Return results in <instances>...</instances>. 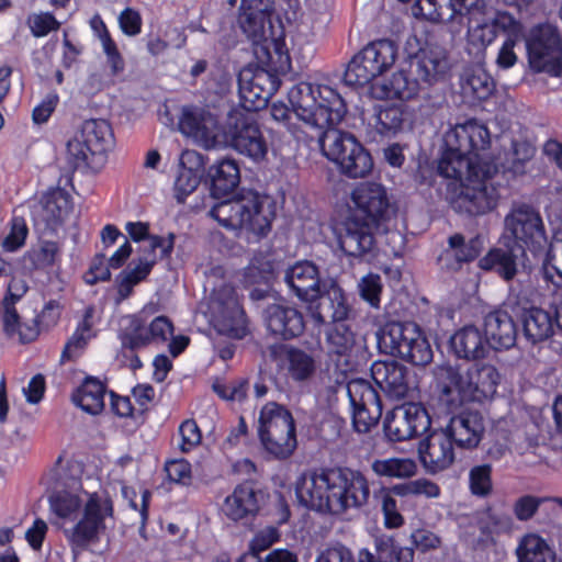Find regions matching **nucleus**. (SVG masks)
Segmentation results:
<instances>
[{"mask_svg": "<svg viewBox=\"0 0 562 562\" xmlns=\"http://www.w3.org/2000/svg\"><path fill=\"white\" fill-rule=\"evenodd\" d=\"M487 127L476 120L457 124L445 134L446 151L438 164L441 176L460 181L452 206L460 213L482 215L501 198L497 166L490 159Z\"/></svg>", "mask_w": 562, "mask_h": 562, "instance_id": "f257e3e1", "label": "nucleus"}, {"mask_svg": "<svg viewBox=\"0 0 562 562\" xmlns=\"http://www.w3.org/2000/svg\"><path fill=\"white\" fill-rule=\"evenodd\" d=\"M289 102L295 117L319 137L324 155L336 165L352 150H358V140L350 133L329 128L338 124L346 105L341 97L329 86L300 82L289 91Z\"/></svg>", "mask_w": 562, "mask_h": 562, "instance_id": "f03ea898", "label": "nucleus"}, {"mask_svg": "<svg viewBox=\"0 0 562 562\" xmlns=\"http://www.w3.org/2000/svg\"><path fill=\"white\" fill-rule=\"evenodd\" d=\"M295 494L310 509L345 517L369 503L370 485L362 472L338 468L302 474L295 483Z\"/></svg>", "mask_w": 562, "mask_h": 562, "instance_id": "7ed1b4c3", "label": "nucleus"}, {"mask_svg": "<svg viewBox=\"0 0 562 562\" xmlns=\"http://www.w3.org/2000/svg\"><path fill=\"white\" fill-rule=\"evenodd\" d=\"M49 507L64 521H76L64 530L75 553L98 541L113 517V504L105 492L60 491L49 497Z\"/></svg>", "mask_w": 562, "mask_h": 562, "instance_id": "20e7f679", "label": "nucleus"}, {"mask_svg": "<svg viewBox=\"0 0 562 562\" xmlns=\"http://www.w3.org/2000/svg\"><path fill=\"white\" fill-rule=\"evenodd\" d=\"M436 379L451 402H483L496 393L501 373L490 363H473L465 368L446 364L437 368Z\"/></svg>", "mask_w": 562, "mask_h": 562, "instance_id": "39448f33", "label": "nucleus"}, {"mask_svg": "<svg viewBox=\"0 0 562 562\" xmlns=\"http://www.w3.org/2000/svg\"><path fill=\"white\" fill-rule=\"evenodd\" d=\"M209 214L227 229H244L257 236H266L270 232L276 215L270 198L251 190L216 203Z\"/></svg>", "mask_w": 562, "mask_h": 562, "instance_id": "423d86ee", "label": "nucleus"}, {"mask_svg": "<svg viewBox=\"0 0 562 562\" xmlns=\"http://www.w3.org/2000/svg\"><path fill=\"white\" fill-rule=\"evenodd\" d=\"M397 58V46L390 40L367 44L348 63L344 80L348 86H364L387 71Z\"/></svg>", "mask_w": 562, "mask_h": 562, "instance_id": "0eeeda50", "label": "nucleus"}, {"mask_svg": "<svg viewBox=\"0 0 562 562\" xmlns=\"http://www.w3.org/2000/svg\"><path fill=\"white\" fill-rule=\"evenodd\" d=\"M505 239H510L521 252L524 247L538 254L547 246L542 218L538 211L525 203L513 204L504 218Z\"/></svg>", "mask_w": 562, "mask_h": 562, "instance_id": "6e6552de", "label": "nucleus"}, {"mask_svg": "<svg viewBox=\"0 0 562 562\" xmlns=\"http://www.w3.org/2000/svg\"><path fill=\"white\" fill-rule=\"evenodd\" d=\"M225 143L238 154L254 161L262 160L268 153L267 140L252 116L232 112L225 123Z\"/></svg>", "mask_w": 562, "mask_h": 562, "instance_id": "1a4fd4ad", "label": "nucleus"}, {"mask_svg": "<svg viewBox=\"0 0 562 562\" xmlns=\"http://www.w3.org/2000/svg\"><path fill=\"white\" fill-rule=\"evenodd\" d=\"M179 130L205 149L222 147L226 139L225 126L221 128L216 115L204 108H184L179 121Z\"/></svg>", "mask_w": 562, "mask_h": 562, "instance_id": "9d476101", "label": "nucleus"}, {"mask_svg": "<svg viewBox=\"0 0 562 562\" xmlns=\"http://www.w3.org/2000/svg\"><path fill=\"white\" fill-rule=\"evenodd\" d=\"M517 31L518 23L512 14L488 8L485 12L469 18L467 43L481 52L496 40L499 32Z\"/></svg>", "mask_w": 562, "mask_h": 562, "instance_id": "9b49d317", "label": "nucleus"}, {"mask_svg": "<svg viewBox=\"0 0 562 562\" xmlns=\"http://www.w3.org/2000/svg\"><path fill=\"white\" fill-rule=\"evenodd\" d=\"M347 393L352 407V425L357 432L366 434L382 416V404L376 391L362 379L348 382Z\"/></svg>", "mask_w": 562, "mask_h": 562, "instance_id": "f8f14e48", "label": "nucleus"}, {"mask_svg": "<svg viewBox=\"0 0 562 562\" xmlns=\"http://www.w3.org/2000/svg\"><path fill=\"white\" fill-rule=\"evenodd\" d=\"M530 67L537 72L560 76L562 45L559 35L549 26L532 32L528 43Z\"/></svg>", "mask_w": 562, "mask_h": 562, "instance_id": "ddd939ff", "label": "nucleus"}, {"mask_svg": "<svg viewBox=\"0 0 562 562\" xmlns=\"http://www.w3.org/2000/svg\"><path fill=\"white\" fill-rule=\"evenodd\" d=\"M214 327L218 333L243 338L247 333L246 317L235 290L224 285L214 292L212 300Z\"/></svg>", "mask_w": 562, "mask_h": 562, "instance_id": "4468645a", "label": "nucleus"}, {"mask_svg": "<svg viewBox=\"0 0 562 562\" xmlns=\"http://www.w3.org/2000/svg\"><path fill=\"white\" fill-rule=\"evenodd\" d=\"M430 427L427 411L417 403H404L394 407L384 422V430L392 441H404L418 436Z\"/></svg>", "mask_w": 562, "mask_h": 562, "instance_id": "2eb2a0df", "label": "nucleus"}, {"mask_svg": "<svg viewBox=\"0 0 562 562\" xmlns=\"http://www.w3.org/2000/svg\"><path fill=\"white\" fill-rule=\"evenodd\" d=\"M261 0H243V12L239 15V24L246 36L252 42L254 53L261 64L272 60L271 47H276L274 41L269 35L267 15L258 8Z\"/></svg>", "mask_w": 562, "mask_h": 562, "instance_id": "dca6fc26", "label": "nucleus"}, {"mask_svg": "<svg viewBox=\"0 0 562 562\" xmlns=\"http://www.w3.org/2000/svg\"><path fill=\"white\" fill-rule=\"evenodd\" d=\"M374 383L394 400H401L414 392L416 385L409 370L394 360H378L371 366Z\"/></svg>", "mask_w": 562, "mask_h": 562, "instance_id": "f3484780", "label": "nucleus"}, {"mask_svg": "<svg viewBox=\"0 0 562 562\" xmlns=\"http://www.w3.org/2000/svg\"><path fill=\"white\" fill-rule=\"evenodd\" d=\"M310 314L316 324L323 325L327 322L341 323L349 318L351 307L347 296L339 284L330 280L323 283V289L315 303H310Z\"/></svg>", "mask_w": 562, "mask_h": 562, "instance_id": "a211bd4d", "label": "nucleus"}, {"mask_svg": "<svg viewBox=\"0 0 562 562\" xmlns=\"http://www.w3.org/2000/svg\"><path fill=\"white\" fill-rule=\"evenodd\" d=\"M128 322L122 335V346L131 350L165 342L173 335V326L166 316L155 317L148 326L136 316L130 317Z\"/></svg>", "mask_w": 562, "mask_h": 562, "instance_id": "6ab92c4d", "label": "nucleus"}, {"mask_svg": "<svg viewBox=\"0 0 562 562\" xmlns=\"http://www.w3.org/2000/svg\"><path fill=\"white\" fill-rule=\"evenodd\" d=\"M453 443L443 428L431 431L420 441L418 453L426 472L436 474L453 463Z\"/></svg>", "mask_w": 562, "mask_h": 562, "instance_id": "aec40b11", "label": "nucleus"}, {"mask_svg": "<svg viewBox=\"0 0 562 562\" xmlns=\"http://www.w3.org/2000/svg\"><path fill=\"white\" fill-rule=\"evenodd\" d=\"M353 207L368 222L376 223L384 220L389 212V198L385 188L376 182H361L350 194Z\"/></svg>", "mask_w": 562, "mask_h": 562, "instance_id": "412c9836", "label": "nucleus"}, {"mask_svg": "<svg viewBox=\"0 0 562 562\" xmlns=\"http://www.w3.org/2000/svg\"><path fill=\"white\" fill-rule=\"evenodd\" d=\"M340 249L352 257L370 254L375 246L371 222H360L355 217L347 218L336 232Z\"/></svg>", "mask_w": 562, "mask_h": 562, "instance_id": "4be33fe9", "label": "nucleus"}, {"mask_svg": "<svg viewBox=\"0 0 562 562\" xmlns=\"http://www.w3.org/2000/svg\"><path fill=\"white\" fill-rule=\"evenodd\" d=\"M284 282L301 301L307 303H315L323 289L318 268L307 260L290 266L284 272Z\"/></svg>", "mask_w": 562, "mask_h": 562, "instance_id": "5701e85b", "label": "nucleus"}, {"mask_svg": "<svg viewBox=\"0 0 562 562\" xmlns=\"http://www.w3.org/2000/svg\"><path fill=\"white\" fill-rule=\"evenodd\" d=\"M80 140L86 142L91 151V168L100 169L106 159V154L114 146V135L110 123L101 119H91L82 123L78 131Z\"/></svg>", "mask_w": 562, "mask_h": 562, "instance_id": "b1692460", "label": "nucleus"}, {"mask_svg": "<svg viewBox=\"0 0 562 562\" xmlns=\"http://www.w3.org/2000/svg\"><path fill=\"white\" fill-rule=\"evenodd\" d=\"M443 429L456 446L462 449H473L481 442L485 427L481 414L462 412L452 416Z\"/></svg>", "mask_w": 562, "mask_h": 562, "instance_id": "393cba45", "label": "nucleus"}, {"mask_svg": "<svg viewBox=\"0 0 562 562\" xmlns=\"http://www.w3.org/2000/svg\"><path fill=\"white\" fill-rule=\"evenodd\" d=\"M261 493L249 483L237 485L221 506L223 515L233 521L255 517L260 509Z\"/></svg>", "mask_w": 562, "mask_h": 562, "instance_id": "a878e982", "label": "nucleus"}, {"mask_svg": "<svg viewBox=\"0 0 562 562\" xmlns=\"http://www.w3.org/2000/svg\"><path fill=\"white\" fill-rule=\"evenodd\" d=\"M265 322L268 330L283 339H291L304 330L302 314L294 307L272 304L265 311Z\"/></svg>", "mask_w": 562, "mask_h": 562, "instance_id": "bb28decb", "label": "nucleus"}, {"mask_svg": "<svg viewBox=\"0 0 562 562\" xmlns=\"http://www.w3.org/2000/svg\"><path fill=\"white\" fill-rule=\"evenodd\" d=\"M374 117L375 128L381 135H395L413 128L415 111L404 103H383L374 108Z\"/></svg>", "mask_w": 562, "mask_h": 562, "instance_id": "cd10ccee", "label": "nucleus"}, {"mask_svg": "<svg viewBox=\"0 0 562 562\" xmlns=\"http://www.w3.org/2000/svg\"><path fill=\"white\" fill-rule=\"evenodd\" d=\"M486 344L495 350H506L515 346L517 327L513 317L505 311L497 310L484 318Z\"/></svg>", "mask_w": 562, "mask_h": 562, "instance_id": "c85d7f7f", "label": "nucleus"}, {"mask_svg": "<svg viewBox=\"0 0 562 562\" xmlns=\"http://www.w3.org/2000/svg\"><path fill=\"white\" fill-rule=\"evenodd\" d=\"M412 67L417 81L431 85L443 78L449 70V63L445 49L426 48L415 55Z\"/></svg>", "mask_w": 562, "mask_h": 562, "instance_id": "c756f323", "label": "nucleus"}, {"mask_svg": "<svg viewBox=\"0 0 562 562\" xmlns=\"http://www.w3.org/2000/svg\"><path fill=\"white\" fill-rule=\"evenodd\" d=\"M70 211L69 195L63 189H53L43 194L40 203L34 207L33 215L36 222L54 227L61 223Z\"/></svg>", "mask_w": 562, "mask_h": 562, "instance_id": "7c9ffc66", "label": "nucleus"}, {"mask_svg": "<svg viewBox=\"0 0 562 562\" xmlns=\"http://www.w3.org/2000/svg\"><path fill=\"white\" fill-rule=\"evenodd\" d=\"M281 368L285 375L294 382L311 380L317 370V361L313 353L300 348H285L281 356Z\"/></svg>", "mask_w": 562, "mask_h": 562, "instance_id": "2f4dec72", "label": "nucleus"}, {"mask_svg": "<svg viewBox=\"0 0 562 562\" xmlns=\"http://www.w3.org/2000/svg\"><path fill=\"white\" fill-rule=\"evenodd\" d=\"M370 91L376 99L411 100L417 95L419 83L416 78L411 79L404 71H397L381 82L372 83Z\"/></svg>", "mask_w": 562, "mask_h": 562, "instance_id": "473e14b6", "label": "nucleus"}, {"mask_svg": "<svg viewBox=\"0 0 562 562\" xmlns=\"http://www.w3.org/2000/svg\"><path fill=\"white\" fill-rule=\"evenodd\" d=\"M418 336V326L415 323L392 322L385 325L380 345L390 353L404 359L405 352H409L407 341Z\"/></svg>", "mask_w": 562, "mask_h": 562, "instance_id": "72a5a7b5", "label": "nucleus"}, {"mask_svg": "<svg viewBox=\"0 0 562 562\" xmlns=\"http://www.w3.org/2000/svg\"><path fill=\"white\" fill-rule=\"evenodd\" d=\"M461 91L471 102L486 100L495 91V81L483 67L475 66L463 74Z\"/></svg>", "mask_w": 562, "mask_h": 562, "instance_id": "f704fd0d", "label": "nucleus"}, {"mask_svg": "<svg viewBox=\"0 0 562 562\" xmlns=\"http://www.w3.org/2000/svg\"><path fill=\"white\" fill-rule=\"evenodd\" d=\"M451 347L459 358L479 359L486 353V340L475 326H464L451 337Z\"/></svg>", "mask_w": 562, "mask_h": 562, "instance_id": "c9c22d12", "label": "nucleus"}, {"mask_svg": "<svg viewBox=\"0 0 562 562\" xmlns=\"http://www.w3.org/2000/svg\"><path fill=\"white\" fill-rule=\"evenodd\" d=\"M518 562H555V553L547 540L535 532L524 535L516 548Z\"/></svg>", "mask_w": 562, "mask_h": 562, "instance_id": "e433bc0d", "label": "nucleus"}, {"mask_svg": "<svg viewBox=\"0 0 562 562\" xmlns=\"http://www.w3.org/2000/svg\"><path fill=\"white\" fill-rule=\"evenodd\" d=\"M449 249H447L440 257V261L448 269H458L461 262H468L475 259L480 251L479 238H473L465 243L464 237L456 234L449 238Z\"/></svg>", "mask_w": 562, "mask_h": 562, "instance_id": "4c0bfd02", "label": "nucleus"}, {"mask_svg": "<svg viewBox=\"0 0 562 562\" xmlns=\"http://www.w3.org/2000/svg\"><path fill=\"white\" fill-rule=\"evenodd\" d=\"M522 327L526 338L536 344L551 337L554 333V321L551 313L532 307L525 312Z\"/></svg>", "mask_w": 562, "mask_h": 562, "instance_id": "58836bf2", "label": "nucleus"}, {"mask_svg": "<svg viewBox=\"0 0 562 562\" xmlns=\"http://www.w3.org/2000/svg\"><path fill=\"white\" fill-rule=\"evenodd\" d=\"M277 89L278 85L274 77L268 72L258 71L252 76L249 87L240 86V93L246 102L252 103V108L259 109L266 104Z\"/></svg>", "mask_w": 562, "mask_h": 562, "instance_id": "ea45409f", "label": "nucleus"}, {"mask_svg": "<svg viewBox=\"0 0 562 562\" xmlns=\"http://www.w3.org/2000/svg\"><path fill=\"white\" fill-rule=\"evenodd\" d=\"M94 312L93 306H88L85 310L82 321L78 324L75 333L64 347L61 353L63 361L70 360L76 357L79 351L87 346L88 341L95 336V333L93 331V327L95 325Z\"/></svg>", "mask_w": 562, "mask_h": 562, "instance_id": "a19ab883", "label": "nucleus"}, {"mask_svg": "<svg viewBox=\"0 0 562 562\" xmlns=\"http://www.w3.org/2000/svg\"><path fill=\"white\" fill-rule=\"evenodd\" d=\"M104 385L95 379H87L72 395L74 403L82 411L95 415L104 407Z\"/></svg>", "mask_w": 562, "mask_h": 562, "instance_id": "79ce46f5", "label": "nucleus"}, {"mask_svg": "<svg viewBox=\"0 0 562 562\" xmlns=\"http://www.w3.org/2000/svg\"><path fill=\"white\" fill-rule=\"evenodd\" d=\"M507 246L509 248L507 250L501 248L491 250L480 260V266L485 270H495L505 280H512L518 271L517 254L514 245L510 246L508 243Z\"/></svg>", "mask_w": 562, "mask_h": 562, "instance_id": "37998d69", "label": "nucleus"}, {"mask_svg": "<svg viewBox=\"0 0 562 562\" xmlns=\"http://www.w3.org/2000/svg\"><path fill=\"white\" fill-rule=\"evenodd\" d=\"M293 423V417L286 408L274 402L267 403L259 415V436L262 438Z\"/></svg>", "mask_w": 562, "mask_h": 562, "instance_id": "c03bdc74", "label": "nucleus"}, {"mask_svg": "<svg viewBox=\"0 0 562 562\" xmlns=\"http://www.w3.org/2000/svg\"><path fill=\"white\" fill-rule=\"evenodd\" d=\"M371 470L378 476L406 479L415 475L417 464L411 458H385L374 460Z\"/></svg>", "mask_w": 562, "mask_h": 562, "instance_id": "a18cd8bd", "label": "nucleus"}, {"mask_svg": "<svg viewBox=\"0 0 562 562\" xmlns=\"http://www.w3.org/2000/svg\"><path fill=\"white\" fill-rule=\"evenodd\" d=\"M265 449L277 458L289 457L296 447L295 426L294 423L284 429L260 438Z\"/></svg>", "mask_w": 562, "mask_h": 562, "instance_id": "49530a36", "label": "nucleus"}, {"mask_svg": "<svg viewBox=\"0 0 562 562\" xmlns=\"http://www.w3.org/2000/svg\"><path fill=\"white\" fill-rule=\"evenodd\" d=\"M542 276L546 282L562 290V233L554 237L542 261Z\"/></svg>", "mask_w": 562, "mask_h": 562, "instance_id": "de8ad7c7", "label": "nucleus"}, {"mask_svg": "<svg viewBox=\"0 0 562 562\" xmlns=\"http://www.w3.org/2000/svg\"><path fill=\"white\" fill-rule=\"evenodd\" d=\"M327 21L328 15L326 12L303 13L296 25V31L293 37L294 43L300 46L311 43L317 35L323 33Z\"/></svg>", "mask_w": 562, "mask_h": 562, "instance_id": "09e8293b", "label": "nucleus"}, {"mask_svg": "<svg viewBox=\"0 0 562 562\" xmlns=\"http://www.w3.org/2000/svg\"><path fill=\"white\" fill-rule=\"evenodd\" d=\"M374 548L383 562H413L414 551L396 544L393 536L381 533L374 538Z\"/></svg>", "mask_w": 562, "mask_h": 562, "instance_id": "8fccbe9b", "label": "nucleus"}, {"mask_svg": "<svg viewBox=\"0 0 562 562\" xmlns=\"http://www.w3.org/2000/svg\"><path fill=\"white\" fill-rule=\"evenodd\" d=\"M353 151V154L342 156L337 166L342 173L350 178H363L372 170V158L360 143H358V150Z\"/></svg>", "mask_w": 562, "mask_h": 562, "instance_id": "3c124183", "label": "nucleus"}, {"mask_svg": "<svg viewBox=\"0 0 562 562\" xmlns=\"http://www.w3.org/2000/svg\"><path fill=\"white\" fill-rule=\"evenodd\" d=\"M329 351L338 356H349L356 346V336L351 328L345 323H337L327 333Z\"/></svg>", "mask_w": 562, "mask_h": 562, "instance_id": "603ef678", "label": "nucleus"}, {"mask_svg": "<svg viewBox=\"0 0 562 562\" xmlns=\"http://www.w3.org/2000/svg\"><path fill=\"white\" fill-rule=\"evenodd\" d=\"M239 168L234 159H223L213 173L214 188L224 193L232 191L239 183Z\"/></svg>", "mask_w": 562, "mask_h": 562, "instance_id": "864d4df0", "label": "nucleus"}, {"mask_svg": "<svg viewBox=\"0 0 562 562\" xmlns=\"http://www.w3.org/2000/svg\"><path fill=\"white\" fill-rule=\"evenodd\" d=\"M470 492L477 497H487L493 491L492 467L490 464L474 465L469 471Z\"/></svg>", "mask_w": 562, "mask_h": 562, "instance_id": "5fc2aeb1", "label": "nucleus"}, {"mask_svg": "<svg viewBox=\"0 0 562 562\" xmlns=\"http://www.w3.org/2000/svg\"><path fill=\"white\" fill-rule=\"evenodd\" d=\"M381 504L384 526L389 529H396L404 525V517L398 512L397 502L389 488H381L375 494Z\"/></svg>", "mask_w": 562, "mask_h": 562, "instance_id": "6e6d98bb", "label": "nucleus"}, {"mask_svg": "<svg viewBox=\"0 0 562 562\" xmlns=\"http://www.w3.org/2000/svg\"><path fill=\"white\" fill-rule=\"evenodd\" d=\"M409 352H405L404 359L416 366L428 364L432 359V350L426 337L418 327V336L407 341Z\"/></svg>", "mask_w": 562, "mask_h": 562, "instance_id": "4d7b16f0", "label": "nucleus"}, {"mask_svg": "<svg viewBox=\"0 0 562 562\" xmlns=\"http://www.w3.org/2000/svg\"><path fill=\"white\" fill-rule=\"evenodd\" d=\"M81 135L77 132L67 143L66 155L68 162L75 168L91 165V151L86 142L80 140Z\"/></svg>", "mask_w": 562, "mask_h": 562, "instance_id": "13d9d810", "label": "nucleus"}, {"mask_svg": "<svg viewBox=\"0 0 562 562\" xmlns=\"http://www.w3.org/2000/svg\"><path fill=\"white\" fill-rule=\"evenodd\" d=\"M203 176L189 171L178 170L173 183L175 198L179 203H183L187 198L199 187Z\"/></svg>", "mask_w": 562, "mask_h": 562, "instance_id": "bf43d9fd", "label": "nucleus"}, {"mask_svg": "<svg viewBox=\"0 0 562 562\" xmlns=\"http://www.w3.org/2000/svg\"><path fill=\"white\" fill-rule=\"evenodd\" d=\"M358 289L360 296L364 301L372 307H379L380 294L382 292V282L379 274L368 273L363 276L358 283Z\"/></svg>", "mask_w": 562, "mask_h": 562, "instance_id": "052dcab7", "label": "nucleus"}, {"mask_svg": "<svg viewBox=\"0 0 562 562\" xmlns=\"http://www.w3.org/2000/svg\"><path fill=\"white\" fill-rule=\"evenodd\" d=\"M448 8L451 13L447 18L453 19L456 15H467L469 18L485 12L490 7L486 0H448Z\"/></svg>", "mask_w": 562, "mask_h": 562, "instance_id": "680f3d73", "label": "nucleus"}, {"mask_svg": "<svg viewBox=\"0 0 562 562\" xmlns=\"http://www.w3.org/2000/svg\"><path fill=\"white\" fill-rule=\"evenodd\" d=\"M27 25L35 37L46 36L59 27V22L50 13H33L27 16Z\"/></svg>", "mask_w": 562, "mask_h": 562, "instance_id": "e2e57ef3", "label": "nucleus"}, {"mask_svg": "<svg viewBox=\"0 0 562 562\" xmlns=\"http://www.w3.org/2000/svg\"><path fill=\"white\" fill-rule=\"evenodd\" d=\"M61 247L57 241L42 240L38 248L34 250V261L41 267H50L60 259Z\"/></svg>", "mask_w": 562, "mask_h": 562, "instance_id": "0e129e2a", "label": "nucleus"}, {"mask_svg": "<svg viewBox=\"0 0 562 562\" xmlns=\"http://www.w3.org/2000/svg\"><path fill=\"white\" fill-rule=\"evenodd\" d=\"M544 501H548V498H541L533 495H524L519 497L513 507L516 518L520 521L531 519Z\"/></svg>", "mask_w": 562, "mask_h": 562, "instance_id": "69168bd1", "label": "nucleus"}, {"mask_svg": "<svg viewBox=\"0 0 562 562\" xmlns=\"http://www.w3.org/2000/svg\"><path fill=\"white\" fill-rule=\"evenodd\" d=\"M165 471L170 481L182 485L191 482V465L184 459L172 460L166 463Z\"/></svg>", "mask_w": 562, "mask_h": 562, "instance_id": "338daca9", "label": "nucleus"}, {"mask_svg": "<svg viewBox=\"0 0 562 562\" xmlns=\"http://www.w3.org/2000/svg\"><path fill=\"white\" fill-rule=\"evenodd\" d=\"M181 437L180 449L188 452L201 442V432L196 423L192 419L184 420L179 427Z\"/></svg>", "mask_w": 562, "mask_h": 562, "instance_id": "774afa93", "label": "nucleus"}]
</instances>
